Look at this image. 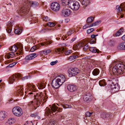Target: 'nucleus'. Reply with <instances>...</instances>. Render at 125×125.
<instances>
[{
	"mask_svg": "<svg viewBox=\"0 0 125 125\" xmlns=\"http://www.w3.org/2000/svg\"><path fill=\"white\" fill-rule=\"evenodd\" d=\"M23 47L22 44L21 43H18L16 45H14L11 46L9 49V50L12 51V52H15L18 49L19 50V53L17 52L16 54H18L19 53L21 54L22 53Z\"/></svg>",
	"mask_w": 125,
	"mask_h": 125,
	"instance_id": "6",
	"label": "nucleus"
},
{
	"mask_svg": "<svg viewBox=\"0 0 125 125\" xmlns=\"http://www.w3.org/2000/svg\"><path fill=\"white\" fill-rule=\"evenodd\" d=\"M36 49V48L35 46H33L30 49V51L31 52H34Z\"/></svg>",
	"mask_w": 125,
	"mask_h": 125,
	"instance_id": "52",
	"label": "nucleus"
},
{
	"mask_svg": "<svg viewBox=\"0 0 125 125\" xmlns=\"http://www.w3.org/2000/svg\"><path fill=\"white\" fill-rule=\"evenodd\" d=\"M91 26V24L90 25L89 23L86 24L83 27V29H85L88 27H91L92 26Z\"/></svg>",
	"mask_w": 125,
	"mask_h": 125,
	"instance_id": "44",
	"label": "nucleus"
},
{
	"mask_svg": "<svg viewBox=\"0 0 125 125\" xmlns=\"http://www.w3.org/2000/svg\"><path fill=\"white\" fill-rule=\"evenodd\" d=\"M24 125H33V124L32 122H27Z\"/></svg>",
	"mask_w": 125,
	"mask_h": 125,
	"instance_id": "51",
	"label": "nucleus"
},
{
	"mask_svg": "<svg viewBox=\"0 0 125 125\" xmlns=\"http://www.w3.org/2000/svg\"><path fill=\"white\" fill-rule=\"evenodd\" d=\"M58 62V61L56 60L54 61H53L51 62L50 63V64L52 65H53L56 64Z\"/></svg>",
	"mask_w": 125,
	"mask_h": 125,
	"instance_id": "50",
	"label": "nucleus"
},
{
	"mask_svg": "<svg viewBox=\"0 0 125 125\" xmlns=\"http://www.w3.org/2000/svg\"><path fill=\"white\" fill-rule=\"evenodd\" d=\"M76 39V37H75V38H73L71 40V42H74L75 40Z\"/></svg>",
	"mask_w": 125,
	"mask_h": 125,
	"instance_id": "58",
	"label": "nucleus"
},
{
	"mask_svg": "<svg viewBox=\"0 0 125 125\" xmlns=\"http://www.w3.org/2000/svg\"><path fill=\"white\" fill-rule=\"evenodd\" d=\"M65 22H66L67 23L70 21V19H67L65 20Z\"/></svg>",
	"mask_w": 125,
	"mask_h": 125,
	"instance_id": "59",
	"label": "nucleus"
},
{
	"mask_svg": "<svg viewBox=\"0 0 125 125\" xmlns=\"http://www.w3.org/2000/svg\"><path fill=\"white\" fill-rule=\"evenodd\" d=\"M92 113H90L89 112H86L85 114L86 116L87 117H90L92 116Z\"/></svg>",
	"mask_w": 125,
	"mask_h": 125,
	"instance_id": "37",
	"label": "nucleus"
},
{
	"mask_svg": "<svg viewBox=\"0 0 125 125\" xmlns=\"http://www.w3.org/2000/svg\"><path fill=\"white\" fill-rule=\"evenodd\" d=\"M109 114L105 112L104 113L103 112V114H102V118L103 119L107 118L108 117H109Z\"/></svg>",
	"mask_w": 125,
	"mask_h": 125,
	"instance_id": "32",
	"label": "nucleus"
},
{
	"mask_svg": "<svg viewBox=\"0 0 125 125\" xmlns=\"http://www.w3.org/2000/svg\"><path fill=\"white\" fill-rule=\"evenodd\" d=\"M12 29V25L10 22V24H9L8 25L7 28L6 29V30L7 32L9 33H10Z\"/></svg>",
	"mask_w": 125,
	"mask_h": 125,
	"instance_id": "24",
	"label": "nucleus"
},
{
	"mask_svg": "<svg viewBox=\"0 0 125 125\" xmlns=\"http://www.w3.org/2000/svg\"><path fill=\"white\" fill-rule=\"evenodd\" d=\"M15 121L14 118H10L8 119V123L10 125H11L14 124Z\"/></svg>",
	"mask_w": 125,
	"mask_h": 125,
	"instance_id": "28",
	"label": "nucleus"
},
{
	"mask_svg": "<svg viewBox=\"0 0 125 125\" xmlns=\"http://www.w3.org/2000/svg\"><path fill=\"white\" fill-rule=\"evenodd\" d=\"M15 55V54L13 52H10L7 55V57L8 59L12 58L14 57Z\"/></svg>",
	"mask_w": 125,
	"mask_h": 125,
	"instance_id": "25",
	"label": "nucleus"
},
{
	"mask_svg": "<svg viewBox=\"0 0 125 125\" xmlns=\"http://www.w3.org/2000/svg\"><path fill=\"white\" fill-rule=\"evenodd\" d=\"M101 21H98L96 22H95L94 23H93L91 24V26H95L98 25L100 23H101Z\"/></svg>",
	"mask_w": 125,
	"mask_h": 125,
	"instance_id": "36",
	"label": "nucleus"
},
{
	"mask_svg": "<svg viewBox=\"0 0 125 125\" xmlns=\"http://www.w3.org/2000/svg\"><path fill=\"white\" fill-rule=\"evenodd\" d=\"M27 87L31 90H32V91L35 92L36 90V88L34 85H32L31 84H27Z\"/></svg>",
	"mask_w": 125,
	"mask_h": 125,
	"instance_id": "18",
	"label": "nucleus"
},
{
	"mask_svg": "<svg viewBox=\"0 0 125 125\" xmlns=\"http://www.w3.org/2000/svg\"><path fill=\"white\" fill-rule=\"evenodd\" d=\"M22 1L23 3L18 12L20 13H27L29 11L31 6L36 7L39 5V3L36 1H31L28 0H22Z\"/></svg>",
	"mask_w": 125,
	"mask_h": 125,
	"instance_id": "3",
	"label": "nucleus"
},
{
	"mask_svg": "<svg viewBox=\"0 0 125 125\" xmlns=\"http://www.w3.org/2000/svg\"><path fill=\"white\" fill-rule=\"evenodd\" d=\"M72 51L69 50H65L64 54L66 55H69L72 53Z\"/></svg>",
	"mask_w": 125,
	"mask_h": 125,
	"instance_id": "33",
	"label": "nucleus"
},
{
	"mask_svg": "<svg viewBox=\"0 0 125 125\" xmlns=\"http://www.w3.org/2000/svg\"><path fill=\"white\" fill-rule=\"evenodd\" d=\"M106 83L105 80L104 79L102 80V86L106 85Z\"/></svg>",
	"mask_w": 125,
	"mask_h": 125,
	"instance_id": "49",
	"label": "nucleus"
},
{
	"mask_svg": "<svg viewBox=\"0 0 125 125\" xmlns=\"http://www.w3.org/2000/svg\"><path fill=\"white\" fill-rule=\"evenodd\" d=\"M73 48L75 50H76L77 49H79V48L78 46L77 45V44H75L73 46Z\"/></svg>",
	"mask_w": 125,
	"mask_h": 125,
	"instance_id": "53",
	"label": "nucleus"
},
{
	"mask_svg": "<svg viewBox=\"0 0 125 125\" xmlns=\"http://www.w3.org/2000/svg\"><path fill=\"white\" fill-rule=\"evenodd\" d=\"M116 9L118 12V15L120 14L121 18H123V15L125 14V2L121 4L120 6L117 5L116 7Z\"/></svg>",
	"mask_w": 125,
	"mask_h": 125,
	"instance_id": "7",
	"label": "nucleus"
},
{
	"mask_svg": "<svg viewBox=\"0 0 125 125\" xmlns=\"http://www.w3.org/2000/svg\"><path fill=\"white\" fill-rule=\"evenodd\" d=\"M55 122L53 119H51L49 124V125H55Z\"/></svg>",
	"mask_w": 125,
	"mask_h": 125,
	"instance_id": "39",
	"label": "nucleus"
},
{
	"mask_svg": "<svg viewBox=\"0 0 125 125\" xmlns=\"http://www.w3.org/2000/svg\"><path fill=\"white\" fill-rule=\"evenodd\" d=\"M54 53L56 54L59 53L60 52H61V49L59 48H55L54 49Z\"/></svg>",
	"mask_w": 125,
	"mask_h": 125,
	"instance_id": "35",
	"label": "nucleus"
},
{
	"mask_svg": "<svg viewBox=\"0 0 125 125\" xmlns=\"http://www.w3.org/2000/svg\"><path fill=\"white\" fill-rule=\"evenodd\" d=\"M96 39H92L90 40V43L91 44L95 43H96Z\"/></svg>",
	"mask_w": 125,
	"mask_h": 125,
	"instance_id": "41",
	"label": "nucleus"
},
{
	"mask_svg": "<svg viewBox=\"0 0 125 125\" xmlns=\"http://www.w3.org/2000/svg\"><path fill=\"white\" fill-rule=\"evenodd\" d=\"M109 70L115 74H122L125 72V64L124 62H115L110 66Z\"/></svg>",
	"mask_w": 125,
	"mask_h": 125,
	"instance_id": "2",
	"label": "nucleus"
},
{
	"mask_svg": "<svg viewBox=\"0 0 125 125\" xmlns=\"http://www.w3.org/2000/svg\"><path fill=\"white\" fill-rule=\"evenodd\" d=\"M69 4L70 7L72 9L75 10H78L80 7L79 3L77 1L74 3L71 2Z\"/></svg>",
	"mask_w": 125,
	"mask_h": 125,
	"instance_id": "13",
	"label": "nucleus"
},
{
	"mask_svg": "<svg viewBox=\"0 0 125 125\" xmlns=\"http://www.w3.org/2000/svg\"><path fill=\"white\" fill-rule=\"evenodd\" d=\"M109 44L110 45L113 46L115 42L111 40H110Z\"/></svg>",
	"mask_w": 125,
	"mask_h": 125,
	"instance_id": "47",
	"label": "nucleus"
},
{
	"mask_svg": "<svg viewBox=\"0 0 125 125\" xmlns=\"http://www.w3.org/2000/svg\"><path fill=\"white\" fill-rule=\"evenodd\" d=\"M64 50L65 49L64 48V47H62V49H61V52H64Z\"/></svg>",
	"mask_w": 125,
	"mask_h": 125,
	"instance_id": "62",
	"label": "nucleus"
},
{
	"mask_svg": "<svg viewBox=\"0 0 125 125\" xmlns=\"http://www.w3.org/2000/svg\"><path fill=\"white\" fill-rule=\"evenodd\" d=\"M68 90L71 92H73L75 91L77 89V87L74 85L69 84L67 86Z\"/></svg>",
	"mask_w": 125,
	"mask_h": 125,
	"instance_id": "16",
	"label": "nucleus"
},
{
	"mask_svg": "<svg viewBox=\"0 0 125 125\" xmlns=\"http://www.w3.org/2000/svg\"><path fill=\"white\" fill-rule=\"evenodd\" d=\"M13 66V65L11 63V64H10L7 67H12Z\"/></svg>",
	"mask_w": 125,
	"mask_h": 125,
	"instance_id": "60",
	"label": "nucleus"
},
{
	"mask_svg": "<svg viewBox=\"0 0 125 125\" xmlns=\"http://www.w3.org/2000/svg\"><path fill=\"white\" fill-rule=\"evenodd\" d=\"M47 24L49 26L53 27L55 26L56 24L53 22H49Z\"/></svg>",
	"mask_w": 125,
	"mask_h": 125,
	"instance_id": "34",
	"label": "nucleus"
},
{
	"mask_svg": "<svg viewBox=\"0 0 125 125\" xmlns=\"http://www.w3.org/2000/svg\"><path fill=\"white\" fill-rule=\"evenodd\" d=\"M62 15L64 16L67 17L69 16L71 13L70 10L67 8H64L62 11Z\"/></svg>",
	"mask_w": 125,
	"mask_h": 125,
	"instance_id": "14",
	"label": "nucleus"
},
{
	"mask_svg": "<svg viewBox=\"0 0 125 125\" xmlns=\"http://www.w3.org/2000/svg\"><path fill=\"white\" fill-rule=\"evenodd\" d=\"M58 108L56 106L55 104H53L51 107V110L49 109L48 110H47L45 112V115H48L49 114H51L52 113L53 115H55L56 113H55V112L57 110L59 112H62V110H61L60 108H59L57 110Z\"/></svg>",
	"mask_w": 125,
	"mask_h": 125,
	"instance_id": "8",
	"label": "nucleus"
},
{
	"mask_svg": "<svg viewBox=\"0 0 125 125\" xmlns=\"http://www.w3.org/2000/svg\"><path fill=\"white\" fill-rule=\"evenodd\" d=\"M83 42H81L78 43V44H77L79 48H81V47H83Z\"/></svg>",
	"mask_w": 125,
	"mask_h": 125,
	"instance_id": "42",
	"label": "nucleus"
},
{
	"mask_svg": "<svg viewBox=\"0 0 125 125\" xmlns=\"http://www.w3.org/2000/svg\"><path fill=\"white\" fill-rule=\"evenodd\" d=\"M6 114L4 112H0V120L2 121L6 117Z\"/></svg>",
	"mask_w": 125,
	"mask_h": 125,
	"instance_id": "22",
	"label": "nucleus"
},
{
	"mask_svg": "<svg viewBox=\"0 0 125 125\" xmlns=\"http://www.w3.org/2000/svg\"><path fill=\"white\" fill-rule=\"evenodd\" d=\"M99 85L101 86H102V81L100 80L99 82Z\"/></svg>",
	"mask_w": 125,
	"mask_h": 125,
	"instance_id": "63",
	"label": "nucleus"
},
{
	"mask_svg": "<svg viewBox=\"0 0 125 125\" xmlns=\"http://www.w3.org/2000/svg\"><path fill=\"white\" fill-rule=\"evenodd\" d=\"M118 49L119 50H125V42L120 43L117 46Z\"/></svg>",
	"mask_w": 125,
	"mask_h": 125,
	"instance_id": "17",
	"label": "nucleus"
},
{
	"mask_svg": "<svg viewBox=\"0 0 125 125\" xmlns=\"http://www.w3.org/2000/svg\"><path fill=\"white\" fill-rule=\"evenodd\" d=\"M21 76V74L17 73L13 74L10 76L9 79V82L10 84L12 83L14 81H16V78H19Z\"/></svg>",
	"mask_w": 125,
	"mask_h": 125,
	"instance_id": "11",
	"label": "nucleus"
},
{
	"mask_svg": "<svg viewBox=\"0 0 125 125\" xmlns=\"http://www.w3.org/2000/svg\"><path fill=\"white\" fill-rule=\"evenodd\" d=\"M17 28L15 30L14 32L15 34L19 35L22 32V30L21 29V28Z\"/></svg>",
	"mask_w": 125,
	"mask_h": 125,
	"instance_id": "30",
	"label": "nucleus"
},
{
	"mask_svg": "<svg viewBox=\"0 0 125 125\" xmlns=\"http://www.w3.org/2000/svg\"><path fill=\"white\" fill-rule=\"evenodd\" d=\"M38 55V54L35 53H33L25 57V59L27 60H31L36 57Z\"/></svg>",
	"mask_w": 125,
	"mask_h": 125,
	"instance_id": "15",
	"label": "nucleus"
},
{
	"mask_svg": "<svg viewBox=\"0 0 125 125\" xmlns=\"http://www.w3.org/2000/svg\"><path fill=\"white\" fill-rule=\"evenodd\" d=\"M37 85L38 86V85H39L40 88V89H43L45 87L44 86V84H39V83H37Z\"/></svg>",
	"mask_w": 125,
	"mask_h": 125,
	"instance_id": "43",
	"label": "nucleus"
},
{
	"mask_svg": "<svg viewBox=\"0 0 125 125\" xmlns=\"http://www.w3.org/2000/svg\"><path fill=\"white\" fill-rule=\"evenodd\" d=\"M51 8L53 11L57 12L60 10V5L59 3L57 2H53L51 4Z\"/></svg>",
	"mask_w": 125,
	"mask_h": 125,
	"instance_id": "12",
	"label": "nucleus"
},
{
	"mask_svg": "<svg viewBox=\"0 0 125 125\" xmlns=\"http://www.w3.org/2000/svg\"><path fill=\"white\" fill-rule=\"evenodd\" d=\"M43 94L42 93H36V94L34 95V99L33 101L29 102L28 104L29 107L36 109V107H39L42 102L43 103V101L46 100V96L45 97Z\"/></svg>",
	"mask_w": 125,
	"mask_h": 125,
	"instance_id": "1",
	"label": "nucleus"
},
{
	"mask_svg": "<svg viewBox=\"0 0 125 125\" xmlns=\"http://www.w3.org/2000/svg\"><path fill=\"white\" fill-rule=\"evenodd\" d=\"M74 31V30H71L67 32V34L68 36L70 35L73 33Z\"/></svg>",
	"mask_w": 125,
	"mask_h": 125,
	"instance_id": "40",
	"label": "nucleus"
},
{
	"mask_svg": "<svg viewBox=\"0 0 125 125\" xmlns=\"http://www.w3.org/2000/svg\"><path fill=\"white\" fill-rule=\"evenodd\" d=\"M124 31V30L123 28H121L120 29L119 31L115 35L116 36H118L121 34H122Z\"/></svg>",
	"mask_w": 125,
	"mask_h": 125,
	"instance_id": "26",
	"label": "nucleus"
},
{
	"mask_svg": "<svg viewBox=\"0 0 125 125\" xmlns=\"http://www.w3.org/2000/svg\"><path fill=\"white\" fill-rule=\"evenodd\" d=\"M83 50L84 51H86L89 48L88 43H83Z\"/></svg>",
	"mask_w": 125,
	"mask_h": 125,
	"instance_id": "29",
	"label": "nucleus"
},
{
	"mask_svg": "<svg viewBox=\"0 0 125 125\" xmlns=\"http://www.w3.org/2000/svg\"><path fill=\"white\" fill-rule=\"evenodd\" d=\"M100 71L97 68L95 69L92 72L93 75L94 76L97 75L99 73Z\"/></svg>",
	"mask_w": 125,
	"mask_h": 125,
	"instance_id": "27",
	"label": "nucleus"
},
{
	"mask_svg": "<svg viewBox=\"0 0 125 125\" xmlns=\"http://www.w3.org/2000/svg\"><path fill=\"white\" fill-rule=\"evenodd\" d=\"M97 35H98V34H93L91 36V37L92 39H96L95 37Z\"/></svg>",
	"mask_w": 125,
	"mask_h": 125,
	"instance_id": "57",
	"label": "nucleus"
},
{
	"mask_svg": "<svg viewBox=\"0 0 125 125\" xmlns=\"http://www.w3.org/2000/svg\"><path fill=\"white\" fill-rule=\"evenodd\" d=\"M94 31V29L93 28H91L88 29L87 31V33L88 34H89Z\"/></svg>",
	"mask_w": 125,
	"mask_h": 125,
	"instance_id": "45",
	"label": "nucleus"
},
{
	"mask_svg": "<svg viewBox=\"0 0 125 125\" xmlns=\"http://www.w3.org/2000/svg\"><path fill=\"white\" fill-rule=\"evenodd\" d=\"M40 44L42 46H44L45 45V44L42 42Z\"/></svg>",
	"mask_w": 125,
	"mask_h": 125,
	"instance_id": "64",
	"label": "nucleus"
},
{
	"mask_svg": "<svg viewBox=\"0 0 125 125\" xmlns=\"http://www.w3.org/2000/svg\"><path fill=\"white\" fill-rule=\"evenodd\" d=\"M23 89L22 86H18L17 87V92L20 94L21 95H22L23 93Z\"/></svg>",
	"mask_w": 125,
	"mask_h": 125,
	"instance_id": "20",
	"label": "nucleus"
},
{
	"mask_svg": "<svg viewBox=\"0 0 125 125\" xmlns=\"http://www.w3.org/2000/svg\"><path fill=\"white\" fill-rule=\"evenodd\" d=\"M56 79L53 80L52 83V86L56 89L59 87L65 82V77L63 75H60Z\"/></svg>",
	"mask_w": 125,
	"mask_h": 125,
	"instance_id": "4",
	"label": "nucleus"
},
{
	"mask_svg": "<svg viewBox=\"0 0 125 125\" xmlns=\"http://www.w3.org/2000/svg\"><path fill=\"white\" fill-rule=\"evenodd\" d=\"M43 19L44 21H48L50 20L49 18L48 17H43Z\"/></svg>",
	"mask_w": 125,
	"mask_h": 125,
	"instance_id": "48",
	"label": "nucleus"
},
{
	"mask_svg": "<svg viewBox=\"0 0 125 125\" xmlns=\"http://www.w3.org/2000/svg\"><path fill=\"white\" fill-rule=\"evenodd\" d=\"M69 76L70 77L75 76L80 72V70L77 68H71L68 70Z\"/></svg>",
	"mask_w": 125,
	"mask_h": 125,
	"instance_id": "9",
	"label": "nucleus"
},
{
	"mask_svg": "<svg viewBox=\"0 0 125 125\" xmlns=\"http://www.w3.org/2000/svg\"><path fill=\"white\" fill-rule=\"evenodd\" d=\"M28 78V76H26L24 77L21 78V79L22 80L24 81L26 79H27Z\"/></svg>",
	"mask_w": 125,
	"mask_h": 125,
	"instance_id": "56",
	"label": "nucleus"
},
{
	"mask_svg": "<svg viewBox=\"0 0 125 125\" xmlns=\"http://www.w3.org/2000/svg\"><path fill=\"white\" fill-rule=\"evenodd\" d=\"M45 54L47 55L48 53H50L51 52V51L50 50H47L46 51H45Z\"/></svg>",
	"mask_w": 125,
	"mask_h": 125,
	"instance_id": "55",
	"label": "nucleus"
},
{
	"mask_svg": "<svg viewBox=\"0 0 125 125\" xmlns=\"http://www.w3.org/2000/svg\"><path fill=\"white\" fill-rule=\"evenodd\" d=\"M27 42H31L32 41V38H28L26 40Z\"/></svg>",
	"mask_w": 125,
	"mask_h": 125,
	"instance_id": "54",
	"label": "nucleus"
},
{
	"mask_svg": "<svg viewBox=\"0 0 125 125\" xmlns=\"http://www.w3.org/2000/svg\"><path fill=\"white\" fill-rule=\"evenodd\" d=\"M122 39L123 40L125 41V34L122 37Z\"/></svg>",
	"mask_w": 125,
	"mask_h": 125,
	"instance_id": "61",
	"label": "nucleus"
},
{
	"mask_svg": "<svg viewBox=\"0 0 125 125\" xmlns=\"http://www.w3.org/2000/svg\"><path fill=\"white\" fill-rule=\"evenodd\" d=\"M70 2L69 0H62L61 1L62 5L63 6L68 5L69 6V4Z\"/></svg>",
	"mask_w": 125,
	"mask_h": 125,
	"instance_id": "23",
	"label": "nucleus"
},
{
	"mask_svg": "<svg viewBox=\"0 0 125 125\" xmlns=\"http://www.w3.org/2000/svg\"><path fill=\"white\" fill-rule=\"evenodd\" d=\"M40 53L41 55L43 56H45V55H46V54H45V51L43 50L41 51L40 52Z\"/></svg>",
	"mask_w": 125,
	"mask_h": 125,
	"instance_id": "46",
	"label": "nucleus"
},
{
	"mask_svg": "<svg viewBox=\"0 0 125 125\" xmlns=\"http://www.w3.org/2000/svg\"><path fill=\"white\" fill-rule=\"evenodd\" d=\"M12 112L14 115L18 116H21L23 113L21 108L18 106L13 108L12 110Z\"/></svg>",
	"mask_w": 125,
	"mask_h": 125,
	"instance_id": "10",
	"label": "nucleus"
},
{
	"mask_svg": "<svg viewBox=\"0 0 125 125\" xmlns=\"http://www.w3.org/2000/svg\"><path fill=\"white\" fill-rule=\"evenodd\" d=\"M78 57V55L73 54V55L67 58V60L69 61H72L74 60L75 59L77 58Z\"/></svg>",
	"mask_w": 125,
	"mask_h": 125,
	"instance_id": "19",
	"label": "nucleus"
},
{
	"mask_svg": "<svg viewBox=\"0 0 125 125\" xmlns=\"http://www.w3.org/2000/svg\"><path fill=\"white\" fill-rule=\"evenodd\" d=\"M62 106L63 108H70L71 107V106L70 105L66 104H63Z\"/></svg>",
	"mask_w": 125,
	"mask_h": 125,
	"instance_id": "38",
	"label": "nucleus"
},
{
	"mask_svg": "<svg viewBox=\"0 0 125 125\" xmlns=\"http://www.w3.org/2000/svg\"><path fill=\"white\" fill-rule=\"evenodd\" d=\"M89 48L90 51L94 53L97 52L98 53H101V52L98 49H97L95 47H89Z\"/></svg>",
	"mask_w": 125,
	"mask_h": 125,
	"instance_id": "21",
	"label": "nucleus"
},
{
	"mask_svg": "<svg viewBox=\"0 0 125 125\" xmlns=\"http://www.w3.org/2000/svg\"><path fill=\"white\" fill-rule=\"evenodd\" d=\"M109 84L111 85L112 91L113 93L117 92L119 90V87L117 83L115 84V79L114 78H113L110 80H108Z\"/></svg>",
	"mask_w": 125,
	"mask_h": 125,
	"instance_id": "5",
	"label": "nucleus"
},
{
	"mask_svg": "<svg viewBox=\"0 0 125 125\" xmlns=\"http://www.w3.org/2000/svg\"><path fill=\"white\" fill-rule=\"evenodd\" d=\"M94 18L92 17L91 16L88 18L87 19L86 21L87 23H91L93 21Z\"/></svg>",
	"mask_w": 125,
	"mask_h": 125,
	"instance_id": "31",
	"label": "nucleus"
}]
</instances>
